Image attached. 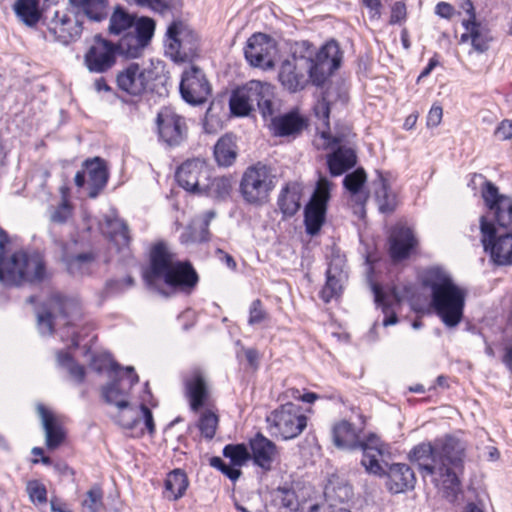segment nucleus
<instances>
[{
	"mask_svg": "<svg viewBox=\"0 0 512 512\" xmlns=\"http://www.w3.org/2000/svg\"><path fill=\"white\" fill-rule=\"evenodd\" d=\"M240 193L247 203H256V165H250L240 182Z\"/></svg>",
	"mask_w": 512,
	"mask_h": 512,
	"instance_id": "obj_44",
	"label": "nucleus"
},
{
	"mask_svg": "<svg viewBox=\"0 0 512 512\" xmlns=\"http://www.w3.org/2000/svg\"><path fill=\"white\" fill-rule=\"evenodd\" d=\"M258 110L271 135L297 136L306 127V120L297 112L279 115L280 103L275 96V86L258 80Z\"/></svg>",
	"mask_w": 512,
	"mask_h": 512,
	"instance_id": "obj_6",
	"label": "nucleus"
},
{
	"mask_svg": "<svg viewBox=\"0 0 512 512\" xmlns=\"http://www.w3.org/2000/svg\"><path fill=\"white\" fill-rule=\"evenodd\" d=\"M144 279L151 287L163 282L173 290L190 292L199 277L190 262L177 260L170 248L159 242L150 251V265L144 272Z\"/></svg>",
	"mask_w": 512,
	"mask_h": 512,
	"instance_id": "obj_2",
	"label": "nucleus"
},
{
	"mask_svg": "<svg viewBox=\"0 0 512 512\" xmlns=\"http://www.w3.org/2000/svg\"><path fill=\"white\" fill-rule=\"evenodd\" d=\"M314 45L307 40L295 42L291 55L285 59L278 72L281 85L291 93L303 90L312 82L311 57Z\"/></svg>",
	"mask_w": 512,
	"mask_h": 512,
	"instance_id": "obj_7",
	"label": "nucleus"
},
{
	"mask_svg": "<svg viewBox=\"0 0 512 512\" xmlns=\"http://www.w3.org/2000/svg\"><path fill=\"white\" fill-rule=\"evenodd\" d=\"M464 458V445L451 435L422 442L409 452V459L417 464L421 477L429 478L446 497L455 496L460 491L459 477L464 470Z\"/></svg>",
	"mask_w": 512,
	"mask_h": 512,
	"instance_id": "obj_1",
	"label": "nucleus"
},
{
	"mask_svg": "<svg viewBox=\"0 0 512 512\" xmlns=\"http://www.w3.org/2000/svg\"><path fill=\"white\" fill-rule=\"evenodd\" d=\"M90 366L98 373L106 372L108 377L114 372L125 370V367H121L112 359L111 355L106 352L94 354L91 358Z\"/></svg>",
	"mask_w": 512,
	"mask_h": 512,
	"instance_id": "obj_46",
	"label": "nucleus"
},
{
	"mask_svg": "<svg viewBox=\"0 0 512 512\" xmlns=\"http://www.w3.org/2000/svg\"><path fill=\"white\" fill-rule=\"evenodd\" d=\"M115 46L116 52L127 58H137L141 56L145 48L132 32H127Z\"/></svg>",
	"mask_w": 512,
	"mask_h": 512,
	"instance_id": "obj_45",
	"label": "nucleus"
},
{
	"mask_svg": "<svg viewBox=\"0 0 512 512\" xmlns=\"http://www.w3.org/2000/svg\"><path fill=\"white\" fill-rule=\"evenodd\" d=\"M345 267H346L345 256L341 255L339 252H333L331 255V259L328 263L326 275L340 278V279L346 281L348 274H347V271L345 270Z\"/></svg>",
	"mask_w": 512,
	"mask_h": 512,
	"instance_id": "obj_55",
	"label": "nucleus"
},
{
	"mask_svg": "<svg viewBox=\"0 0 512 512\" xmlns=\"http://www.w3.org/2000/svg\"><path fill=\"white\" fill-rule=\"evenodd\" d=\"M109 237L119 251L128 248L130 236L127 225L119 219L108 221Z\"/></svg>",
	"mask_w": 512,
	"mask_h": 512,
	"instance_id": "obj_42",
	"label": "nucleus"
},
{
	"mask_svg": "<svg viewBox=\"0 0 512 512\" xmlns=\"http://www.w3.org/2000/svg\"><path fill=\"white\" fill-rule=\"evenodd\" d=\"M69 11H55L48 30L63 44L77 39L82 32L81 16L100 22L107 16L106 0H69Z\"/></svg>",
	"mask_w": 512,
	"mask_h": 512,
	"instance_id": "obj_4",
	"label": "nucleus"
},
{
	"mask_svg": "<svg viewBox=\"0 0 512 512\" xmlns=\"http://www.w3.org/2000/svg\"><path fill=\"white\" fill-rule=\"evenodd\" d=\"M37 412L45 431L46 445L49 449L57 448L64 440L62 427L56 422L54 416L42 404L37 405Z\"/></svg>",
	"mask_w": 512,
	"mask_h": 512,
	"instance_id": "obj_34",
	"label": "nucleus"
},
{
	"mask_svg": "<svg viewBox=\"0 0 512 512\" xmlns=\"http://www.w3.org/2000/svg\"><path fill=\"white\" fill-rule=\"evenodd\" d=\"M199 51V36L184 21L174 20L167 28L165 54L174 62L191 61Z\"/></svg>",
	"mask_w": 512,
	"mask_h": 512,
	"instance_id": "obj_9",
	"label": "nucleus"
},
{
	"mask_svg": "<svg viewBox=\"0 0 512 512\" xmlns=\"http://www.w3.org/2000/svg\"><path fill=\"white\" fill-rule=\"evenodd\" d=\"M341 60L340 47L334 40L328 41L317 52L314 49V56L311 57L313 85L322 86L327 78L340 67Z\"/></svg>",
	"mask_w": 512,
	"mask_h": 512,
	"instance_id": "obj_16",
	"label": "nucleus"
},
{
	"mask_svg": "<svg viewBox=\"0 0 512 512\" xmlns=\"http://www.w3.org/2000/svg\"><path fill=\"white\" fill-rule=\"evenodd\" d=\"M373 290L375 294V301L383 306V313L386 315V317L383 320V325L389 326L396 324L398 321V317L396 313L390 312L389 306L385 303V295L383 294L381 288L375 285Z\"/></svg>",
	"mask_w": 512,
	"mask_h": 512,
	"instance_id": "obj_58",
	"label": "nucleus"
},
{
	"mask_svg": "<svg viewBox=\"0 0 512 512\" xmlns=\"http://www.w3.org/2000/svg\"><path fill=\"white\" fill-rule=\"evenodd\" d=\"M223 455L231 460L233 466H242L250 459V453L244 444H228L223 449Z\"/></svg>",
	"mask_w": 512,
	"mask_h": 512,
	"instance_id": "obj_52",
	"label": "nucleus"
},
{
	"mask_svg": "<svg viewBox=\"0 0 512 512\" xmlns=\"http://www.w3.org/2000/svg\"><path fill=\"white\" fill-rule=\"evenodd\" d=\"M481 196L487 207V212L480 217L479 222L485 218L492 226L498 225L501 228H508L512 225V198L500 194L498 187L491 181L486 180L481 189Z\"/></svg>",
	"mask_w": 512,
	"mask_h": 512,
	"instance_id": "obj_10",
	"label": "nucleus"
},
{
	"mask_svg": "<svg viewBox=\"0 0 512 512\" xmlns=\"http://www.w3.org/2000/svg\"><path fill=\"white\" fill-rule=\"evenodd\" d=\"M180 0H147L144 7H149L156 12L163 13L166 10L176 7Z\"/></svg>",
	"mask_w": 512,
	"mask_h": 512,
	"instance_id": "obj_62",
	"label": "nucleus"
},
{
	"mask_svg": "<svg viewBox=\"0 0 512 512\" xmlns=\"http://www.w3.org/2000/svg\"><path fill=\"white\" fill-rule=\"evenodd\" d=\"M275 174L272 173L271 168L258 164V190L264 189L268 191L274 187Z\"/></svg>",
	"mask_w": 512,
	"mask_h": 512,
	"instance_id": "obj_60",
	"label": "nucleus"
},
{
	"mask_svg": "<svg viewBox=\"0 0 512 512\" xmlns=\"http://www.w3.org/2000/svg\"><path fill=\"white\" fill-rule=\"evenodd\" d=\"M384 475L387 476V489L392 493H403L415 487L416 477L408 464H391Z\"/></svg>",
	"mask_w": 512,
	"mask_h": 512,
	"instance_id": "obj_26",
	"label": "nucleus"
},
{
	"mask_svg": "<svg viewBox=\"0 0 512 512\" xmlns=\"http://www.w3.org/2000/svg\"><path fill=\"white\" fill-rule=\"evenodd\" d=\"M419 241L414 231L401 223L392 227L388 237V254L393 263H400L416 253Z\"/></svg>",
	"mask_w": 512,
	"mask_h": 512,
	"instance_id": "obj_19",
	"label": "nucleus"
},
{
	"mask_svg": "<svg viewBox=\"0 0 512 512\" xmlns=\"http://www.w3.org/2000/svg\"><path fill=\"white\" fill-rule=\"evenodd\" d=\"M422 284L431 291V307L447 328L457 327L463 319L466 291L456 285L441 268L425 271Z\"/></svg>",
	"mask_w": 512,
	"mask_h": 512,
	"instance_id": "obj_3",
	"label": "nucleus"
},
{
	"mask_svg": "<svg viewBox=\"0 0 512 512\" xmlns=\"http://www.w3.org/2000/svg\"><path fill=\"white\" fill-rule=\"evenodd\" d=\"M132 29V34L146 47L154 35L155 22L149 17H141L137 20L135 19Z\"/></svg>",
	"mask_w": 512,
	"mask_h": 512,
	"instance_id": "obj_48",
	"label": "nucleus"
},
{
	"mask_svg": "<svg viewBox=\"0 0 512 512\" xmlns=\"http://www.w3.org/2000/svg\"><path fill=\"white\" fill-rule=\"evenodd\" d=\"M140 418L144 419L145 427L147 428L150 434H153L155 431L153 415L151 410L144 404L140 406L139 412L133 409H128L126 412H123L119 416L118 421L120 425L123 426L124 428L133 429L140 421Z\"/></svg>",
	"mask_w": 512,
	"mask_h": 512,
	"instance_id": "obj_37",
	"label": "nucleus"
},
{
	"mask_svg": "<svg viewBox=\"0 0 512 512\" xmlns=\"http://www.w3.org/2000/svg\"><path fill=\"white\" fill-rule=\"evenodd\" d=\"M367 176L363 168H357L355 171L347 174L343 179L344 188L353 196L362 197V188L366 183Z\"/></svg>",
	"mask_w": 512,
	"mask_h": 512,
	"instance_id": "obj_49",
	"label": "nucleus"
},
{
	"mask_svg": "<svg viewBox=\"0 0 512 512\" xmlns=\"http://www.w3.org/2000/svg\"><path fill=\"white\" fill-rule=\"evenodd\" d=\"M188 478L184 471L175 469L168 473L165 479L164 496L172 501L183 497L188 487Z\"/></svg>",
	"mask_w": 512,
	"mask_h": 512,
	"instance_id": "obj_36",
	"label": "nucleus"
},
{
	"mask_svg": "<svg viewBox=\"0 0 512 512\" xmlns=\"http://www.w3.org/2000/svg\"><path fill=\"white\" fill-rule=\"evenodd\" d=\"M238 156L237 138L232 133L220 137L214 146V158L221 167L232 166Z\"/></svg>",
	"mask_w": 512,
	"mask_h": 512,
	"instance_id": "obj_32",
	"label": "nucleus"
},
{
	"mask_svg": "<svg viewBox=\"0 0 512 512\" xmlns=\"http://www.w3.org/2000/svg\"><path fill=\"white\" fill-rule=\"evenodd\" d=\"M152 80L153 71L136 62L129 63L116 77L118 88L132 96L145 93Z\"/></svg>",
	"mask_w": 512,
	"mask_h": 512,
	"instance_id": "obj_20",
	"label": "nucleus"
},
{
	"mask_svg": "<svg viewBox=\"0 0 512 512\" xmlns=\"http://www.w3.org/2000/svg\"><path fill=\"white\" fill-rule=\"evenodd\" d=\"M307 416L298 404L287 402L266 416L267 430L271 436L290 440L298 437L307 427Z\"/></svg>",
	"mask_w": 512,
	"mask_h": 512,
	"instance_id": "obj_8",
	"label": "nucleus"
},
{
	"mask_svg": "<svg viewBox=\"0 0 512 512\" xmlns=\"http://www.w3.org/2000/svg\"><path fill=\"white\" fill-rule=\"evenodd\" d=\"M0 250V282L6 286H21L25 283L36 284L47 277L46 263L40 253H28L20 250L5 257L6 248Z\"/></svg>",
	"mask_w": 512,
	"mask_h": 512,
	"instance_id": "obj_5",
	"label": "nucleus"
},
{
	"mask_svg": "<svg viewBox=\"0 0 512 512\" xmlns=\"http://www.w3.org/2000/svg\"><path fill=\"white\" fill-rule=\"evenodd\" d=\"M320 139L323 142L317 143L318 148L332 149L336 147L326 156L327 167L332 177L340 176L356 165V152L352 148L341 145L342 137L332 136L328 131H323L320 133Z\"/></svg>",
	"mask_w": 512,
	"mask_h": 512,
	"instance_id": "obj_14",
	"label": "nucleus"
},
{
	"mask_svg": "<svg viewBox=\"0 0 512 512\" xmlns=\"http://www.w3.org/2000/svg\"><path fill=\"white\" fill-rule=\"evenodd\" d=\"M135 19L136 17L133 14L117 6L110 16L108 31L111 35L126 34L133 28Z\"/></svg>",
	"mask_w": 512,
	"mask_h": 512,
	"instance_id": "obj_41",
	"label": "nucleus"
},
{
	"mask_svg": "<svg viewBox=\"0 0 512 512\" xmlns=\"http://www.w3.org/2000/svg\"><path fill=\"white\" fill-rule=\"evenodd\" d=\"M281 463L280 448L258 432V468L264 471L277 469Z\"/></svg>",
	"mask_w": 512,
	"mask_h": 512,
	"instance_id": "obj_30",
	"label": "nucleus"
},
{
	"mask_svg": "<svg viewBox=\"0 0 512 512\" xmlns=\"http://www.w3.org/2000/svg\"><path fill=\"white\" fill-rule=\"evenodd\" d=\"M109 379V382L101 388L102 398L107 404L114 405L120 411L128 410L130 391L139 381L134 367L127 366L125 370L114 372Z\"/></svg>",
	"mask_w": 512,
	"mask_h": 512,
	"instance_id": "obj_13",
	"label": "nucleus"
},
{
	"mask_svg": "<svg viewBox=\"0 0 512 512\" xmlns=\"http://www.w3.org/2000/svg\"><path fill=\"white\" fill-rule=\"evenodd\" d=\"M57 366L65 370L70 379L76 384H82L86 377L84 366L77 363L74 358L65 351H58L56 354Z\"/></svg>",
	"mask_w": 512,
	"mask_h": 512,
	"instance_id": "obj_40",
	"label": "nucleus"
},
{
	"mask_svg": "<svg viewBox=\"0 0 512 512\" xmlns=\"http://www.w3.org/2000/svg\"><path fill=\"white\" fill-rule=\"evenodd\" d=\"M362 429L343 419L332 427V441L341 450L356 451L363 443Z\"/></svg>",
	"mask_w": 512,
	"mask_h": 512,
	"instance_id": "obj_25",
	"label": "nucleus"
},
{
	"mask_svg": "<svg viewBox=\"0 0 512 512\" xmlns=\"http://www.w3.org/2000/svg\"><path fill=\"white\" fill-rule=\"evenodd\" d=\"M216 213L214 210H209L204 214V219L201 227V231L196 233L192 231L190 228L186 232L181 235L182 243H190V242H204L209 239V229L208 226L212 219H214Z\"/></svg>",
	"mask_w": 512,
	"mask_h": 512,
	"instance_id": "obj_50",
	"label": "nucleus"
},
{
	"mask_svg": "<svg viewBox=\"0 0 512 512\" xmlns=\"http://www.w3.org/2000/svg\"><path fill=\"white\" fill-rule=\"evenodd\" d=\"M185 392L189 399L190 408L197 412L209 399V389L206 379L199 370H194L186 377Z\"/></svg>",
	"mask_w": 512,
	"mask_h": 512,
	"instance_id": "obj_27",
	"label": "nucleus"
},
{
	"mask_svg": "<svg viewBox=\"0 0 512 512\" xmlns=\"http://www.w3.org/2000/svg\"><path fill=\"white\" fill-rule=\"evenodd\" d=\"M80 314L79 302L73 298L52 294L37 313V325L42 335H51L54 330L55 320L58 318H76Z\"/></svg>",
	"mask_w": 512,
	"mask_h": 512,
	"instance_id": "obj_11",
	"label": "nucleus"
},
{
	"mask_svg": "<svg viewBox=\"0 0 512 512\" xmlns=\"http://www.w3.org/2000/svg\"><path fill=\"white\" fill-rule=\"evenodd\" d=\"M256 33H253L247 40L246 46L244 48V55L247 62L252 67H256Z\"/></svg>",
	"mask_w": 512,
	"mask_h": 512,
	"instance_id": "obj_63",
	"label": "nucleus"
},
{
	"mask_svg": "<svg viewBox=\"0 0 512 512\" xmlns=\"http://www.w3.org/2000/svg\"><path fill=\"white\" fill-rule=\"evenodd\" d=\"M157 124L160 138L170 147L179 146L187 138L185 119L169 108L158 113Z\"/></svg>",
	"mask_w": 512,
	"mask_h": 512,
	"instance_id": "obj_22",
	"label": "nucleus"
},
{
	"mask_svg": "<svg viewBox=\"0 0 512 512\" xmlns=\"http://www.w3.org/2000/svg\"><path fill=\"white\" fill-rule=\"evenodd\" d=\"M256 95V81L251 80L236 88L230 97L229 106L235 116H246L252 110V99Z\"/></svg>",
	"mask_w": 512,
	"mask_h": 512,
	"instance_id": "obj_29",
	"label": "nucleus"
},
{
	"mask_svg": "<svg viewBox=\"0 0 512 512\" xmlns=\"http://www.w3.org/2000/svg\"><path fill=\"white\" fill-rule=\"evenodd\" d=\"M72 208L66 200H63L51 213L50 220L54 223L63 224L71 216Z\"/></svg>",
	"mask_w": 512,
	"mask_h": 512,
	"instance_id": "obj_61",
	"label": "nucleus"
},
{
	"mask_svg": "<svg viewBox=\"0 0 512 512\" xmlns=\"http://www.w3.org/2000/svg\"><path fill=\"white\" fill-rule=\"evenodd\" d=\"M275 500L279 501V504L287 508L290 511H297L299 502L295 492L288 488H278L276 491Z\"/></svg>",
	"mask_w": 512,
	"mask_h": 512,
	"instance_id": "obj_57",
	"label": "nucleus"
},
{
	"mask_svg": "<svg viewBox=\"0 0 512 512\" xmlns=\"http://www.w3.org/2000/svg\"><path fill=\"white\" fill-rule=\"evenodd\" d=\"M278 57L279 49L275 39L258 32V68L263 70L273 69Z\"/></svg>",
	"mask_w": 512,
	"mask_h": 512,
	"instance_id": "obj_35",
	"label": "nucleus"
},
{
	"mask_svg": "<svg viewBox=\"0 0 512 512\" xmlns=\"http://www.w3.org/2000/svg\"><path fill=\"white\" fill-rule=\"evenodd\" d=\"M95 256L92 252L80 253L66 259L67 269L72 275H82L88 272Z\"/></svg>",
	"mask_w": 512,
	"mask_h": 512,
	"instance_id": "obj_47",
	"label": "nucleus"
},
{
	"mask_svg": "<svg viewBox=\"0 0 512 512\" xmlns=\"http://www.w3.org/2000/svg\"><path fill=\"white\" fill-rule=\"evenodd\" d=\"M83 166L88 176V195L90 198H96L108 181L109 173L106 163L102 158L94 157L85 160Z\"/></svg>",
	"mask_w": 512,
	"mask_h": 512,
	"instance_id": "obj_28",
	"label": "nucleus"
},
{
	"mask_svg": "<svg viewBox=\"0 0 512 512\" xmlns=\"http://www.w3.org/2000/svg\"><path fill=\"white\" fill-rule=\"evenodd\" d=\"M495 135H497L501 140L512 139V120H503L496 128Z\"/></svg>",
	"mask_w": 512,
	"mask_h": 512,
	"instance_id": "obj_64",
	"label": "nucleus"
},
{
	"mask_svg": "<svg viewBox=\"0 0 512 512\" xmlns=\"http://www.w3.org/2000/svg\"><path fill=\"white\" fill-rule=\"evenodd\" d=\"M232 189L231 178L220 176L208 180L207 187L203 189V193L216 199H225L230 195Z\"/></svg>",
	"mask_w": 512,
	"mask_h": 512,
	"instance_id": "obj_43",
	"label": "nucleus"
},
{
	"mask_svg": "<svg viewBox=\"0 0 512 512\" xmlns=\"http://www.w3.org/2000/svg\"><path fill=\"white\" fill-rule=\"evenodd\" d=\"M214 109V104H211L206 112L203 122L204 131L208 134H215L223 127V123L214 113Z\"/></svg>",
	"mask_w": 512,
	"mask_h": 512,
	"instance_id": "obj_59",
	"label": "nucleus"
},
{
	"mask_svg": "<svg viewBox=\"0 0 512 512\" xmlns=\"http://www.w3.org/2000/svg\"><path fill=\"white\" fill-rule=\"evenodd\" d=\"M374 184L376 185L375 198L380 212L392 213L397 207V198L391 191L387 180L380 175L378 181Z\"/></svg>",
	"mask_w": 512,
	"mask_h": 512,
	"instance_id": "obj_39",
	"label": "nucleus"
},
{
	"mask_svg": "<svg viewBox=\"0 0 512 512\" xmlns=\"http://www.w3.org/2000/svg\"><path fill=\"white\" fill-rule=\"evenodd\" d=\"M218 421V416L214 412L210 410H205L202 412L199 418L198 427L201 431V434L206 439H212L215 436Z\"/></svg>",
	"mask_w": 512,
	"mask_h": 512,
	"instance_id": "obj_54",
	"label": "nucleus"
},
{
	"mask_svg": "<svg viewBox=\"0 0 512 512\" xmlns=\"http://www.w3.org/2000/svg\"><path fill=\"white\" fill-rule=\"evenodd\" d=\"M26 491L34 504H45L47 501V490L44 484L38 480H31L26 485Z\"/></svg>",
	"mask_w": 512,
	"mask_h": 512,
	"instance_id": "obj_56",
	"label": "nucleus"
},
{
	"mask_svg": "<svg viewBox=\"0 0 512 512\" xmlns=\"http://www.w3.org/2000/svg\"><path fill=\"white\" fill-rule=\"evenodd\" d=\"M82 512H99L103 507V492L99 486L91 487L85 494Z\"/></svg>",
	"mask_w": 512,
	"mask_h": 512,
	"instance_id": "obj_51",
	"label": "nucleus"
},
{
	"mask_svg": "<svg viewBox=\"0 0 512 512\" xmlns=\"http://www.w3.org/2000/svg\"><path fill=\"white\" fill-rule=\"evenodd\" d=\"M363 452L361 464L366 472L379 477L384 476L385 470L380 463V458L389 453V445L383 442L375 433H369L363 438L359 447Z\"/></svg>",
	"mask_w": 512,
	"mask_h": 512,
	"instance_id": "obj_23",
	"label": "nucleus"
},
{
	"mask_svg": "<svg viewBox=\"0 0 512 512\" xmlns=\"http://www.w3.org/2000/svg\"><path fill=\"white\" fill-rule=\"evenodd\" d=\"M333 183L325 176H320L316 188L304 209V224L306 232L317 235L326 219L327 204Z\"/></svg>",
	"mask_w": 512,
	"mask_h": 512,
	"instance_id": "obj_12",
	"label": "nucleus"
},
{
	"mask_svg": "<svg viewBox=\"0 0 512 512\" xmlns=\"http://www.w3.org/2000/svg\"><path fill=\"white\" fill-rule=\"evenodd\" d=\"M115 61V44L96 35L93 44L84 56V63L87 69L94 73H104L114 66Z\"/></svg>",
	"mask_w": 512,
	"mask_h": 512,
	"instance_id": "obj_21",
	"label": "nucleus"
},
{
	"mask_svg": "<svg viewBox=\"0 0 512 512\" xmlns=\"http://www.w3.org/2000/svg\"><path fill=\"white\" fill-rule=\"evenodd\" d=\"M210 168L205 160L200 158L188 159L176 171L178 184L186 191L202 195L210 178Z\"/></svg>",
	"mask_w": 512,
	"mask_h": 512,
	"instance_id": "obj_17",
	"label": "nucleus"
},
{
	"mask_svg": "<svg viewBox=\"0 0 512 512\" xmlns=\"http://www.w3.org/2000/svg\"><path fill=\"white\" fill-rule=\"evenodd\" d=\"M462 26L465 28V32L461 35L459 43L471 44L472 49L469 54L472 52L477 54L486 53L494 40L490 29L477 20H463Z\"/></svg>",
	"mask_w": 512,
	"mask_h": 512,
	"instance_id": "obj_24",
	"label": "nucleus"
},
{
	"mask_svg": "<svg viewBox=\"0 0 512 512\" xmlns=\"http://www.w3.org/2000/svg\"><path fill=\"white\" fill-rule=\"evenodd\" d=\"M303 186L298 182H290L281 190L278 197L280 211L288 217L294 216L301 207L300 200Z\"/></svg>",
	"mask_w": 512,
	"mask_h": 512,
	"instance_id": "obj_33",
	"label": "nucleus"
},
{
	"mask_svg": "<svg viewBox=\"0 0 512 512\" xmlns=\"http://www.w3.org/2000/svg\"><path fill=\"white\" fill-rule=\"evenodd\" d=\"M180 93L182 98L192 105L202 104L208 99L211 85L199 67L191 66L183 72Z\"/></svg>",
	"mask_w": 512,
	"mask_h": 512,
	"instance_id": "obj_18",
	"label": "nucleus"
},
{
	"mask_svg": "<svg viewBox=\"0 0 512 512\" xmlns=\"http://www.w3.org/2000/svg\"><path fill=\"white\" fill-rule=\"evenodd\" d=\"M345 280L326 275V282L320 291V298L328 303L342 294L343 283Z\"/></svg>",
	"mask_w": 512,
	"mask_h": 512,
	"instance_id": "obj_53",
	"label": "nucleus"
},
{
	"mask_svg": "<svg viewBox=\"0 0 512 512\" xmlns=\"http://www.w3.org/2000/svg\"><path fill=\"white\" fill-rule=\"evenodd\" d=\"M353 495L352 487L343 479L332 475L324 488L327 507H339L338 504L347 502Z\"/></svg>",
	"mask_w": 512,
	"mask_h": 512,
	"instance_id": "obj_31",
	"label": "nucleus"
},
{
	"mask_svg": "<svg viewBox=\"0 0 512 512\" xmlns=\"http://www.w3.org/2000/svg\"><path fill=\"white\" fill-rule=\"evenodd\" d=\"M14 12L20 22L28 27H34L41 18L38 0H16Z\"/></svg>",
	"mask_w": 512,
	"mask_h": 512,
	"instance_id": "obj_38",
	"label": "nucleus"
},
{
	"mask_svg": "<svg viewBox=\"0 0 512 512\" xmlns=\"http://www.w3.org/2000/svg\"><path fill=\"white\" fill-rule=\"evenodd\" d=\"M481 243L491 260L499 266L512 265V232L497 236L496 227H492L485 218L480 227Z\"/></svg>",
	"mask_w": 512,
	"mask_h": 512,
	"instance_id": "obj_15",
	"label": "nucleus"
}]
</instances>
